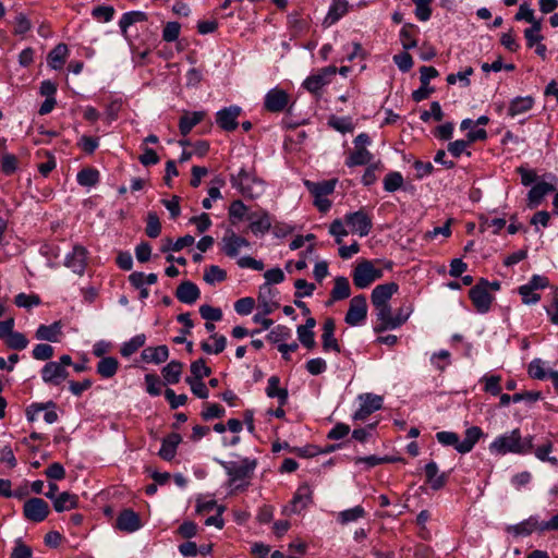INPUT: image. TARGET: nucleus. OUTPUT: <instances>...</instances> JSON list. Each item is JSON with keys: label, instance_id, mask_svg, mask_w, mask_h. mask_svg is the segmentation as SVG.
Returning a JSON list of instances; mask_svg holds the SVG:
<instances>
[{"label": "nucleus", "instance_id": "1", "mask_svg": "<svg viewBox=\"0 0 558 558\" xmlns=\"http://www.w3.org/2000/svg\"><path fill=\"white\" fill-rule=\"evenodd\" d=\"M532 440V437L523 439L520 429L515 428L509 434L496 437L489 445V451L496 456L525 454L533 449Z\"/></svg>", "mask_w": 558, "mask_h": 558}, {"label": "nucleus", "instance_id": "2", "mask_svg": "<svg viewBox=\"0 0 558 558\" xmlns=\"http://www.w3.org/2000/svg\"><path fill=\"white\" fill-rule=\"evenodd\" d=\"M230 182L244 197L257 198L265 191L264 181L257 178L254 171L244 168L236 174H231Z\"/></svg>", "mask_w": 558, "mask_h": 558}, {"label": "nucleus", "instance_id": "3", "mask_svg": "<svg viewBox=\"0 0 558 558\" xmlns=\"http://www.w3.org/2000/svg\"><path fill=\"white\" fill-rule=\"evenodd\" d=\"M383 270L376 268L368 259L360 260L352 271L353 283L359 289L368 288L374 281L383 278Z\"/></svg>", "mask_w": 558, "mask_h": 558}, {"label": "nucleus", "instance_id": "4", "mask_svg": "<svg viewBox=\"0 0 558 558\" xmlns=\"http://www.w3.org/2000/svg\"><path fill=\"white\" fill-rule=\"evenodd\" d=\"M257 465L255 459L244 458L240 462L236 461H222L221 466L230 477L231 484L245 478H250Z\"/></svg>", "mask_w": 558, "mask_h": 558}, {"label": "nucleus", "instance_id": "5", "mask_svg": "<svg viewBox=\"0 0 558 558\" xmlns=\"http://www.w3.org/2000/svg\"><path fill=\"white\" fill-rule=\"evenodd\" d=\"M549 280L545 276L533 275L527 283L519 287L518 292L522 298V303L530 305L535 304L541 300L538 290H543L548 287Z\"/></svg>", "mask_w": 558, "mask_h": 558}, {"label": "nucleus", "instance_id": "6", "mask_svg": "<svg viewBox=\"0 0 558 558\" xmlns=\"http://www.w3.org/2000/svg\"><path fill=\"white\" fill-rule=\"evenodd\" d=\"M489 281L481 279L473 288L469 291V296L478 313H487L490 308L494 300L493 295L488 291Z\"/></svg>", "mask_w": 558, "mask_h": 558}, {"label": "nucleus", "instance_id": "7", "mask_svg": "<svg viewBox=\"0 0 558 558\" xmlns=\"http://www.w3.org/2000/svg\"><path fill=\"white\" fill-rule=\"evenodd\" d=\"M337 73V68L329 65L320 69L318 72L310 75L304 82L303 86L312 94H318L320 89L328 85Z\"/></svg>", "mask_w": 558, "mask_h": 558}, {"label": "nucleus", "instance_id": "8", "mask_svg": "<svg viewBox=\"0 0 558 558\" xmlns=\"http://www.w3.org/2000/svg\"><path fill=\"white\" fill-rule=\"evenodd\" d=\"M49 512L48 502L38 497L29 498L23 506L24 518L31 522H43Z\"/></svg>", "mask_w": 558, "mask_h": 558}, {"label": "nucleus", "instance_id": "9", "mask_svg": "<svg viewBox=\"0 0 558 558\" xmlns=\"http://www.w3.org/2000/svg\"><path fill=\"white\" fill-rule=\"evenodd\" d=\"M344 221L350 227L351 232L360 236L368 235L373 227L372 218L364 209L347 214Z\"/></svg>", "mask_w": 558, "mask_h": 558}, {"label": "nucleus", "instance_id": "10", "mask_svg": "<svg viewBox=\"0 0 558 558\" xmlns=\"http://www.w3.org/2000/svg\"><path fill=\"white\" fill-rule=\"evenodd\" d=\"M367 303L363 294L355 295L351 299L349 310L345 314L344 322L350 326H357L366 319Z\"/></svg>", "mask_w": 558, "mask_h": 558}, {"label": "nucleus", "instance_id": "11", "mask_svg": "<svg viewBox=\"0 0 558 558\" xmlns=\"http://www.w3.org/2000/svg\"><path fill=\"white\" fill-rule=\"evenodd\" d=\"M378 324L374 327V331L380 333L388 329H396L402 326V318H395L390 305H381L375 307Z\"/></svg>", "mask_w": 558, "mask_h": 558}, {"label": "nucleus", "instance_id": "12", "mask_svg": "<svg viewBox=\"0 0 558 558\" xmlns=\"http://www.w3.org/2000/svg\"><path fill=\"white\" fill-rule=\"evenodd\" d=\"M362 401L359 410L353 414L354 421H364L375 411L381 409L383 398L373 393H365L360 396Z\"/></svg>", "mask_w": 558, "mask_h": 558}, {"label": "nucleus", "instance_id": "13", "mask_svg": "<svg viewBox=\"0 0 558 558\" xmlns=\"http://www.w3.org/2000/svg\"><path fill=\"white\" fill-rule=\"evenodd\" d=\"M40 374L43 381L52 386H59L69 376V372L63 365L54 361L46 363Z\"/></svg>", "mask_w": 558, "mask_h": 558}, {"label": "nucleus", "instance_id": "14", "mask_svg": "<svg viewBox=\"0 0 558 558\" xmlns=\"http://www.w3.org/2000/svg\"><path fill=\"white\" fill-rule=\"evenodd\" d=\"M290 101L288 93L281 88L270 89L264 99V107L269 112L283 111Z\"/></svg>", "mask_w": 558, "mask_h": 558}, {"label": "nucleus", "instance_id": "15", "mask_svg": "<svg viewBox=\"0 0 558 558\" xmlns=\"http://www.w3.org/2000/svg\"><path fill=\"white\" fill-rule=\"evenodd\" d=\"M506 531L514 537L529 536L534 532L543 533V522L538 520V517L531 515L518 524L508 525Z\"/></svg>", "mask_w": 558, "mask_h": 558}, {"label": "nucleus", "instance_id": "16", "mask_svg": "<svg viewBox=\"0 0 558 558\" xmlns=\"http://www.w3.org/2000/svg\"><path fill=\"white\" fill-rule=\"evenodd\" d=\"M221 243V250L228 257H236L242 247H250L251 245L245 238L238 235L233 230L226 232Z\"/></svg>", "mask_w": 558, "mask_h": 558}, {"label": "nucleus", "instance_id": "17", "mask_svg": "<svg viewBox=\"0 0 558 558\" xmlns=\"http://www.w3.org/2000/svg\"><path fill=\"white\" fill-rule=\"evenodd\" d=\"M399 286L396 282H387L376 286L371 294V301L374 307L389 305V300L397 293Z\"/></svg>", "mask_w": 558, "mask_h": 558}, {"label": "nucleus", "instance_id": "18", "mask_svg": "<svg viewBox=\"0 0 558 558\" xmlns=\"http://www.w3.org/2000/svg\"><path fill=\"white\" fill-rule=\"evenodd\" d=\"M141 526L140 515L132 509H123L116 520V527L125 533H133Z\"/></svg>", "mask_w": 558, "mask_h": 558}, {"label": "nucleus", "instance_id": "19", "mask_svg": "<svg viewBox=\"0 0 558 558\" xmlns=\"http://www.w3.org/2000/svg\"><path fill=\"white\" fill-rule=\"evenodd\" d=\"M241 113V108L238 106H230L223 108L216 114L217 124L225 131H234L238 128V117Z\"/></svg>", "mask_w": 558, "mask_h": 558}, {"label": "nucleus", "instance_id": "20", "mask_svg": "<svg viewBox=\"0 0 558 558\" xmlns=\"http://www.w3.org/2000/svg\"><path fill=\"white\" fill-rule=\"evenodd\" d=\"M246 220L250 221V230L254 234H265L271 227V220L266 210H256L247 214Z\"/></svg>", "mask_w": 558, "mask_h": 558}, {"label": "nucleus", "instance_id": "21", "mask_svg": "<svg viewBox=\"0 0 558 558\" xmlns=\"http://www.w3.org/2000/svg\"><path fill=\"white\" fill-rule=\"evenodd\" d=\"M87 251L82 245H75L72 253L65 257L64 265L77 275H83L86 268Z\"/></svg>", "mask_w": 558, "mask_h": 558}, {"label": "nucleus", "instance_id": "22", "mask_svg": "<svg viewBox=\"0 0 558 558\" xmlns=\"http://www.w3.org/2000/svg\"><path fill=\"white\" fill-rule=\"evenodd\" d=\"M351 295L350 282L347 277H336L333 279V288L330 291V299L327 305H331L333 302L345 300Z\"/></svg>", "mask_w": 558, "mask_h": 558}, {"label": "nucleus", "instance_id": "23", "mask_svg": "<svg viewBox=\"0 0 558 558\" xmlns=\"http://www.w3.org/2000/svg\"><path fill=\"white\" fill-rule=\"evenodd\" d=\"M201 295V291L198 287L191 282V281H184L177 288L175 296L177 299L185 304H193L195 303Z\"/></svg>", "mask_w": 558, "mask_h": 558}, {"label": "nucleus", "instance_id": "24", "mask_svg": "<svg viewBox=\"0 0 558 558\" xmlns=\"http://www.w3.org/2000/svg\"><path fill=\"white\" fill-rule=\"evenodd\" d=\"M141 357L145 363L161 364L168 360L169 349L165 344L148 347L142 351Z\"/></svg>", "mask_w": 558, "mask_h": 558}, {"label": "nucleus", "instance_id": "25", "mask_svg": "<svg viewBox=\"0 0 558 558\" xmlns=\"http://www.w3.org/2000/svg\"><path fill=\"white\" fill-rule=\"evenodd\" d=\"M181 440V436L177 433H171L168 435L162 440L161 448L158 452L159 457L166 461H171L177 453V447Z\"/></svg>", "mask_w": 558, "mask_h": 558}, {"label": "nucleus", "instance_id": "26", "mask_svg": "<svg viewBox=\"0 0 558 558\" xmlns=\"http://www.w3.org/2000/svg\"><path fill=\"white\" fill-rule=\"evenodd\" d=\"M312 502V490L308 485H302L298 488L292 501L291 511L294 513L301 512L308 504Z\"/></svg>", "mask_w": 558, "mask_h": 558}, {"label": "nucleus", "instance_id": "27", "mask_svg": "<svg viewBox=\"0 0 558 558\" xmlns=\"http://www.w3.org/2000/svg\"><path fill=\"white\" fill-rule=\"evenodd\" d=\"M483 430L478 426H471L465 430V436L459 444L458 452L468 453L472 451L475 444L483 437Z\"/></svg>", "mask_w": 558, "mask_h": 558}, {"label": "nucleus", "instance_id": "28", "mask_svg": "<svg viewBox=\"0 0 558 558\" xmlns=\"http://www.w3.org/2000/svg\"><path fill=\"white\" fill-rule=\"evenodd\" d=\"M555 191V186L547 182H539L535 184L527 194L529 207L534 208L541 204L543 198L549 192Z\"/></svg>", "mask_w": 558, "mask_h": 558}, {"label": "nucleus", "instance_id": "29", "mask_svg": "<svg viewBox=\"0 0 558 558\" xmlns=\"http://www.w3.org/2000/svg\"><path fill=\"white\" fill-rule=\"evenodd\" d=\"M205 114L206 113L204 111L184 113L179 121V130L181 135L186 136L196 124L203 121Z\"/></svg>", "mask_w": 558, "mask_h": 558}, {"label": "nucleus", "instance_id": "30", "mask_svg": "<svg viewBox=\"0 0 558 558\" xmlns=\"http://www.w3.org/2000/svg\"><path fill=\"white\" fill-rule=\"evenodd\" d=\"M280 378L278 376H271L268 379V385L266 388V395L269 398H278V402L281 407L286 405L288 402L289 393L286 388H280Z\"/></svg>", "mask_w": 558, "mask_h": 558}, {"label": "nucleus", "instance_id": "31", "mask_svg": "<svg viewBox=\"0 0 558 558\" xmlns=\"http://www.w3.org/2000/svg\"><path fill=\"white\" fill-rule=\"evenodd\" d=\"M337 180H328L323 182H312L306 180L304 182L307 190L314 197H326L335 191Z\"/></svg>", "mask_w": 558, "mask_h": 558}, {"label": "nucleus", "instance_id": "32", "mask_svg": "<svg viewBox=\"0 0 558 558\" xmlns=\"http://www.w3.org/2000/svg\"><path fill=\"white\" fill-rule=\"evenodd\" d=\"M534 98L532 96L515 97L509 104L508 114L515 117L530 111L534 106Z\"/></svg>", "mask_w": 558, "mask_h": 558}, {"label": "nucleus", "instance_id": "33", "mask_svg": "<svg viewBox=\"0 0 558 558\" xmlns=\"http://www.w3.org/2000/svg\"><path fill=\"white\" fill-rule=\"evenodd\" d=\"M62 325L60 322H54L51 325H40L36 330V338L38 340H46L57 342L61 335Z\"/></svg>", "mask_w": 558, "mask_h": 558}, {"label": "nucleus", "instance_id": "34", "mask_svg": "<svg viewBox=\"0 0 558 558\" xmlns=\"http://www.w3.org/2000/svg\"><path fill=\"white\" fill-rule=\"evenodd\" d=\"M426 483L430 485L434 490L442 488L446 484V475L442 473L438 475V466L434 461L425 465Z\"/></svg>", "mask_w": 558, "mask_h": 558}, {"label": "nucleus", "instance_id": "35", "mask_svg": "<svg viewBox=\"0 0 558 558\" xmlns=\"http://www.w3.org/2000/svg\"><path fill=\"white\" fill-rule=\"evenodd\" d=\"M78 506V497L75 494H70L68 492L61 493L59 496L54 498L53 508L57 512L69 511L72 509H76Z\"/></svg>", "mask_w": 558, "mask_h": 558}, {"label": "nucleus", "instance_id": "36", "mask_svg": "<svg viewBox=\"0 0 558 558\" xmlns=\"http://www.w3.org/2000/svg\"><path fill=\"white\" fill-rule=\"evenodd\" d=\"M348 12L347 0H333L324 20V25L330 26L338 22Z\"/></svg>", "mask_w": 558, "mask_h": 558}, {"label": "nucleus", "instance_id": "37", "mask_svg": "<svg viewBox=\"0 0 558 558\" xmlns=\"http://www.w3.org/2000/svg\"><path fill=\"white\" fill-rule=\"evenodd\" d=\"M147 21V14L145 12H142V11H131V12H126L122 15V17L120 19L119 21V26H120V29H121V33L124 37L128 36V28L135 24V23H140V22H145Z\"/></svg>", "mask_w": 558, "mask_h": 558}, {"label": "nucleus", "instance_id": "38", "mask_svg": "<svg viewBox=\"0 0 558 558\" xmlns=\"http://www.w3.org/2000/svg\"><path fill=\"white\" fill-rule=\"evenodd\" d=\"M68 51L66 45H57L48 54V64L54 70L61 69L65 63Z\"/></svg>", "mask_w": 558, "mask_h": 558}, {"label": "nucleus", "instance_id": "39", "mask_svg": "<svg viewBox=\"0 0 558 558\" xmlns=\"http://www.w3.org/2000/svg\"><path fill=\"white\" fill-rule=\"evenodd\" d=\"M118 368H119V361L113 356L102 357L97 363V373L102 378L113 377L117 374Z\"/></svg>", "mask_w": 558, "mask_h": 558}, {"label": "nucleus", "instance_id": "40", "mask_svg": "<svg viewBox=\"0 0 558 558\" xmlns=\"http://www.w3.org/2000/svg\"><path fill=\"white\" fill-rule=\"evenodd\" d=\"M416 26L411 23H407L400 31V41L405 50L416 47Z\"/></svg>", "mask_w": 558, "mask_h": 558}, {"label": "nucleus", "instance_id": "41", "mask_svg": "<svg viewBox=\"0 0 558 558\" xmlns=\"http://www.w3.org/2000/svg\"><path fill=\"white\" fill-rule=\"evenodd\" d=\"M183 364L179 361H171L162 369L161 374L167 384H177L180 380Z\"/></svg>", "mask_w": 558, "mask_h": 558}, {"label": "nucleus", "instance_id": "42", "mask_svg": "<svg viewBox=\"0 0 558 558\" xmlns=\"http://www.w3.org/2000/svg\"><path fill=\"white\" fill-rule=\"evenodd\" d=\"M373 155L365 148H355L353 153L348 157L345 165L350 168L355 166H364L371 162Z\"/></svg>", "mask_w": 558, "mask_h": 558}, {"label": "nucleus", "instance_id": "43", "mask_svg": "<svg viewBox=\"0 0 558 558\" xmlns=\"http://www.w3.org/2000/svg\"><path fill=\"white\" fill-rule=\"evenodd\" d=\"M146 342V336L144 333H140L131 338L129 341L124 342L120 348V353L124 357H129L134 354L140 348L144 347Z\"/></svg>", "mask_w": 558, "mask_h": 558}, {"label": "nucleus", "instance_id": "44", "mask_svg": "<svg viewBox=\"0 0 558 558\" xmlns=\"http://www.w3.org/2000/svg\"><path fill=\"white\" fill-rule=\"evenodd\" d=\"M366 514L362 506H355L351 509L343 510L338 513L337 520L341 524H348L364 518Z\"/></svg>", "mask_w": 558, "mask_h": 558}, {"label": "nucleus", "instance_id": "45", "mask_svg": "<svg viewBox=\"0 0 558 558\" xmlns=\"http://www.w3.org/2000/svg\"><path fill=\"white\" fill-rule=\"evenodd\" d=\"M76 179L82 186H94L99 181V172L94 168H84L77 173Z\"/></svg>", "mask_w": 558, "mask_h": 558}, {"label": "nucleus", "instance_id": "46", "mask_svg": "<svg viewBox=\"0 0 558 558\" xmlns=\"http://www.w3.org/2000/svg\"><path fill=\"white\" fill-rule=\"evenodd\" d=\"M554 445L551 441H546L545 444L538 446L534 450L535 457L543 461L548 462L553 466H558V459L556 457H550L549 453L553 451Z\"/></svg>", "mask_w": 558, "mask_h": 558}, {"label": "nucleus", "instance_id": "47", "mask_svg": "<svg viewBox=\"0 0 558 558\" xmlns=\"http://www.w3.org/2000/svg\"><path fill=\"white\" fill-rule=\"evenodd\" d=\"M292 337L291 329L283 325H278L270 330L267 335L268 341L272 343H284L286 340Z\"/></svg>", "mask_w": 558, "mask_h": 558}, {"label": "nucleus", "instance_id": "48", "mask_svg": "<svg viewBox=\"0 0 558 558\" xmlns=\"http://www.w3.org/2000/svg\"><path fill=\"white\" fill-rule=\"evenodd\" d=\"M227 278V272L219 266L211 265L204 272V280L208 284H215L216 282H222Z\"/></svg>", "mask_w": 558, "mask_h": 558}, {"label": "nucleus", "instance_id": "49", "mask_svg": "<svg viewBox=\"0 0 558 558\" xmlns=\"http://www.w3.org/2000/svg\"><path fill=\"white\" fill-rule=\"evenodd\" d=\"M225 409L218 403H205L201 416L204 421L221 418L225 416Z\"/></svg>", "mask_w": 558, "mask_h": 558}, {"label": "nucleus", "instance_id": "50", "mask_svg": "<svg viewBox=\"0 0 558 558\" xmlns=\"http://www.w3.org/2000/svg\"><path fill=\"white\" fill-rule=\"evenodd\" d=\"M542 23H533L531 27L524 31V37L526 39V45L529 48L537 45L543 40V36L541 35Z\"/></svg>", "mask_w": 558, "mask_h": 558}, {"label": "nucleus", "instance_id": "51", "mask_svg": "<svg viewBox=\"0 0 558 558\" xmlns=\"http://www.w3.org/2000/svg\"><path fill=\"white\" fill-rule=\"evenodd\" d=\"M403 184V177L400 172H389L384 179V189L387 192H395Z\"/></svg>", "mask_w": 558, "mask_h": 558}, {"label": "nucleus", "instance_id": "52", "mask_svg": "<svg viewBox=\"0 0 558 558\" xmlns=\"http://www.w3.org/2000/svg\"><path fill=\"white\" fill-rule=\"evenodd\" d=\"M14 303L19 307L31 308L39 305L41 300L37 294L19 293L14 298Z\"/></svg>", "mask_w": 558, "mask_h": 558}, {"label": "nucleus", "instance_id": "53", "mask_svg": "<svg viewBox=\"0 0 558 558\" xmlns=\"http://www.w3.org/2000/svg\"><path fill=\"white\" fill-rule=\"evenodd\" d=\"M247 207L240 199L233 201L229 207V217L232 223H235V220H242L246 218Z\"/></svg>", "mask_w": 558, "mask_h": 558}, {"label": "nucleus", "instance_id": "54", "mask_svg": "<svg viewBox=\"0 0 558 558\" xmlns=\"http://www.w3.org/2000/svg\"><path fill=\"white\" fill-rule=\"evenodd\" d=\"M5 344L13 350H23L27 347L28 340L23 333L12 330L5 339Z\"/></svg>", "mask_w": 558, "mask_h": 558}, {"label": "nucleus", "instance_id": "55", "mask_svg": "<svg viewBox=\"0 0 558 558\" xmlns=\"http://www.w3.org/2000/svg\"><path fill=\"white\" fill-rule=\"evenodd\" d=\"M213 338L215 339V347L213 348L208 342L204 341L201 343V348L205 353L211 354H219L221 353L227 344V339L225 336H218L213 335Z\"/></svg>", "mask_w": 558, "mask_h": 558}, {"label": "nucleus", "instance_id": "56", "mask_svg": "<svg viewBox=\"0 0 558 558\" xmlns=\"http://www.w3.org/2000/svg\"><path fill=\"white\" fill-rule=\"evenodd\" d=\"M145 232L147 236L156 239L161 232V225L156 213H149L147 216V225Z\"/></svg>", "mask_w": 558, "mask_h": 558}, {"label": "nucleus", "instance_id": "57", "mask_svg": "<svg viewBox=\"0 0 558 558\" xmlns=\"http://www.w3.org/2000/svg\"><path fill=\"white\" fill-rule=\"evenodd\" d=\"M192 379H203L211 374L210 367L205 363L204 359H198L191 364Z\"/></svg>", "mask_w": 558, "mask_h": 558}, {"label": "nucleus", "instance_id": "58", "mask_svg": "<svg viewBox=\"0 0 558 558\" xmlns=\"http://www.w3.org/2000/svg\"><path fill=\"white\" fill-rule=\"evenodd\" d=\"M436 439L439 444L444 446H451L458 451L460 439L457 433L446 430L438 432L436 434Z\"/></svg>", "mask_w": 558, "mask_h": 558}, {"label": "nucleus", "instance_id": "59", "mask_svg": "<svg viewBox=\"0 0 558 558\" xmlns=\"http://www.w3.org/2000/svg\"><path fill=\"white\" fill-rule=\"evenodd\" d=\"M185 381L190 385L192 392L201 398L207 399L209 396L208 388L202 379H192V377H186Z\"/></svg>", "mask_w": 558, "mask_h": 558}, {"label": "nucleus", "instance_id": "60", "mask_svg": "<svg viewBox=\"0 0 558 558\" xmlns=\"http://www.w3.org/2000/svg\"><path fill=\"white\" fill-rule=\"evenodd\" d=\"M54 350L50 344L39 343L33 349V357L39 361H47L53 356Z\"/></svg>", "mask_w": 558, "mask_h": 558}, {"label": "nucleus", "instance_id": "61", "mask_svg": "<svg viewBox=\"0 0 558 558\" xmlns=\"http://www.w3.org/2000/svg\"><path fill=\"white\" fill-rule=\"evenodd\" d=\"M181 25L178 22H168L162 31V39L172 43L179 38Z\"/></svg>", "mask_w": 558, "mask_h": 558}, {"label": "nucleus", "instance_id": "62", "mask_svg": "<svg viewBox=\"0 0 558 558\" xmlns=\"http://www.w3.org/2000/svg\"><path fill=\"white\" fill-rule=\"evenodd\" d=\"M329 233L335 236L336 243L341 244L342 238L349 234L341 219H335L329 226Z\"/></svg>", "mask_w": 558, "mask_h": 558}, {"label": "nucleus", "instance_id": "63", "mask_svg": "<svg viewBox=\"0 0 558 558\" xmlns=\"http://www.w3.org/2000/svg\"><path fill=\"white\" fill-rule=\"evenodd\" d=\"M19 160L12 154H4L1 158V171L7 174H13L17 169Z\"/></svg>", "mask_w": 558, "mask_h": 558}, {"label": "nucleus", "instance_id": "64", "mask_svg": "<svg viewBox=\"0 0 558 558\" xmlns=\"http://www.w3.org/2000/svg\"><path fill=\"white\" fill-rule=\"evenodd\" d=\"M33 550L27 546L22 538H17L14 542V548L11 553V558H32Z\"/></svg>", "mask_w": 558, "mask_h": 558}]
</instances>
